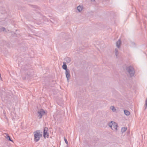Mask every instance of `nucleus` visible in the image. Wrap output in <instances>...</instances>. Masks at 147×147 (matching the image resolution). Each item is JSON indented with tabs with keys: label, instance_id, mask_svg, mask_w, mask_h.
<instances>
[{
	"label": "nucleus",
	"instance_id": "nucleus-3",
	"mask_svg": "<svg viewBox=\"0 0 147 147\" xmlns=\"http://www.w3.org/2000/svg\"><path fill=\"white\" fill-rule=\"evenodd\" d=\"M108 125L113 130H115L117 129L118 125L115 122L111 121L108 123Z\"/></svg>",
	"mask_w": 147,
	"mask_h": 147
},
{
	"label": "nucleus",
	"instance_id": "nucleus-9",
	"mask_svg": "<svg viewBox=\"0 0 147 147\" xmlns=\"http://www.w3.org/2000/svg\"><path fill=\"white\" fill-rule=\"evenodd\" d=\"M71 58L69 57H66L65 58L64 60L67 63H70L71 61Z\"/></svg>",
	"mask_w": 147,
	"mask_h": 147
},
{
	"label": "nucleus",
	"instance_id": "nucleus-2",
	"mask_svg": "<svg viewBox=\"0 0 147 147\" xmlns=\"http://www.w3.org/2000/svg\"><path fill=\"white\" fill-rule=\"evenodd\" d=\"M34 140L36 142H38L42 136V134H40V130H36L34 132Z\"/></svg>",
	"mask_w": 147,
	"mask_h": 147
},
{
	"label": "nucleus",
	"instance_id": "nucleus-8",
	"mask_svg": "<svg viewBox=\"0 0 147 147\" xmlns=\"http://www.w3.org/2000/svg\"><path fill=\"white\" fill-rule=\"evenodd\" d=\"M62 67L63 69L65 70H67V69H68L67 68V66L66 64V63L65 62H64L63 63Z\"/></svg>",
	"mask_w": 147,
	"mask_h": 147
},
{
	"label": "nucleus",
	"instance_id": "nucleus-18",
	"mask_svg": "<svg viewBox=\"0 0 147 147\" xmlns=\"http://www.w3.org/2000/svg\"><path fill=\"white\" fill-rule=\"evenodd\" d=\"M145 109L147 108V98L146 99L145 101Z\"/></svg>",
	"mask_w": 147,
	"mask_h": 147
},
{
	"label": "nucleus",
	"instance_id": "nucleus-20",
	"mask_svg": "<svg viewBox=\"0 0 147 147\" xmlns=\"http://www.w3.org/2000/svg\"><path fill=\"white\" fill-rule=\"evenodd\" d=\"M27 74L28 75H31L30 74H28L27 73Z\"/></svg>",
	"mask_w": 147,
	"mask_h": 147
},
{
	"label": "nucleus",
	"instance_id": "nucleus-6",
	"mask_svg": "<svg viewBox=\"0 0 147 147\" xmlns=\"http://www.w3.org/2000/svg\"><path fill=\"white\" fill-rule=\"evenodd\" d=\"M65 75L67 79V80L68 82H69V78L70 77V71L69 70L67 69L65 70Z\"/></svg>",
	"mask_w": 147,
	"mask_h": 147
},
{
	"label": "nucleus",
	"instance_id": "nucleus-7",
	"mask_svg": "<svg viewBox=\"0 0 147 147\" xmlns=\"http://www.w3.org/2000/svg\"><path fill=\"white\" fill-rule=\"evenodd\" d=\"M121 44V41L120 39H119L116 42V45L117 47L118 48H119L120 47V45Z\"/></svg>",
	"mask_w": 147,
	"mask_h": 147
},
{
	"label": "nucleus",
	"instance_id": "nucleus-14",
	"mask_svg": "<svg viewBox=\"0 0 147 147\" xmlns=\"http://www.w3.org/2000/svg\"><path fill=\"white\" fill-rule=\"evenodd\" d=\"M127 129V128L126 127H122L121 128V131L122 133H123L125 132Z\"/></svg>",
	"mask_w": 147,
	"mask_h": 147
},
{
	"label": "nucleus",
	"instance_id": "nucleus-13",
	"mask_svg": "<svg viewBox=\"0 0 147 147\" xmlns=\"http://www.w3.org/2000/svg\"><path fill=\"white\" fill-rule=\"evenodd\" d=\"M28 66L27 65H25L24 67L22 68V69L24 71L28 70V68H27Z\"/></svg>",
	"mask_w": 147,
	"mask_h": 147
},
{
	"label": "nucleus",
	"instance_id": "nucleus-15",
	"mask_svg": "<svg viewBox=\"0 0 147 147\" xmlns=\"http://www.w3.org/2000/svg\"><path fill=\"white\" fill-rule=\"evenodd\" d=\"M115 55H116V56L117 57V56L119 54L118 51L117 49H115Z\"/></svg>",
	"mask_w": 147,
	"mask_h": 147
},
{
	"label": "nucleus",
	"instance_id": "nucleus-19",
	"mask_svg": "<svg viewBox=\"0 0 147 147\" xmlns=\"http://www.w3.org/2000/svg\"><path fill=\"white\" fill-rule=\"evenodd\" d=\"M64 141H65V143L67 144H68V142L66 139V138H64Z\"/></svg>",
	"mask_w": 147,
	"mask_h": 147
},
{
	"label": "nucleus",
	"instance_id": "nucleus-21",
	"mask_svg": "<svg viewBox=\"0 0 147 147\" xmlns=\"http://www.w3.org/2000/svg\"><path fill=\"white\" fill-rule=\"evenodd\" d=\"M91 1H95V0H91Z\"/></svg>",
	"mask_w": 147,
	"mask_h": 147
},
{
	"label": "nucleus",
	"instance_id": "nucleus-5",
	"mask_svg": "<svg viewBox=\"0 0 147 147\" xmlns=\"http://www.w3.org/2000/svg\"><path fill=\"white\" fill-rule=\"evenodd\" d=\"M37 113L38 114V116L39 117V119H41L43 115L45 113V111L42 109L40 110V111H38Z\"/></svg>",
	"mask_w": 147,
	"mask_h": 147
},
{
	"label": "nucleus",
	"instance_id": "nucleus-10",
	"mask_svg": "<svg viewBox=\"0 0 147 147\" xmlns=\"http://www.w3.org/2000/svg\"><path fill=\"white\" fill-rule=\"evenodd\" d=\"M124 112L125 114L127 116H128L130 114V112L127 110H125L124 111Z\"/></svg>",
	"mask_w": 147,
	"mask_h": 147
},
{
	"label": "nucleus",
	"instance_id": "nucleus-11",
	"mask_svg": "<svg viewBox=\"0 0 147 147\" xmlns=\"http://www.w3.org/2000/svg\"><path fill=\"white\" fill-rule=\"evenodd\" d=\"M5 138L9 141H11L12 142H13V140L11 139L10 137L8 134H6V136H5Z\"/></svg>",
	"mask_w": 147,
	"mask_h": 147
},
{
	"label": "nucleus",
	"instance_id": "nucleus-17",
	"mask_svg": "<svg viewBox=\"0 0 147 147\" xmlns=\"http://www.w3.org/2000/svg\"><path fill=\"white\" fill-rule=\"evenodd\" d=\"M0 31H6L5 28L4 27H2L0 28Z\"/></svg>",
	"mask_w": 147,
	"mask_h": 147
},
{
	"label": "nucleus",
	"instance_id": "nucleus-4",
	"mask_svg": "<svg viewBox=\"0 0 147 147\" xmlns=\"http://www.w3.org/2000/svg\"><path fill=\"white\" fill-rule=\"evenodd\" d=\"M43 136L45 138L46 137H49L48 129V127H45L44 128L43 131Z\"/></svg>",
	"mask_w": 147,
	"mask_h": 147
},
{
	"label": "nucleus",
	"instance_id": "nucleus-16",
	"mask_svg": "<svg viewBox=\"0 0 147 147\" xmlns=\"http://www.w3.org/2000/svg\"><path fill=\"white\" fill-rule=\"evenodd\" d=\"M110 109L113 112H115L116 111V109H115V107L113 106H111Z\"/></svg>",
	"mask_w": 147,
	"mask_h": 147
},
{
	"label": "nucleus",
	"instance_id": "nucleus-22",
	"mask_svg": "<svg viewBox=\"0 0 147 147\" xmlns=\"http://www.w3.org/2000/svg\"><path fill=\"white\" fill-rule=\"evenodd\" d=\"M8 109H10L9 108H8Z\"/></svg>",
	"mask_w": 147,
	"mask_h": 147
},
{
	"label": "nucleus",
	"instance_id": "nucleus-12",
	"mask_svg": "<svg viewBox=\"0 0 147 147\" xmlns=\"http://www.w3.org/2000/svg\"><path fill=\"white\" fill-rule=\"evenodd\" d=\"M82 7L79 5L77 7V10L78 11L80 12L81 11H82Z\"/></svg>",
	"mask_w": 147,
	"mask_h": 147
},
{
	"label": "nucleus",
	"instance_id": "nucleus-1",
	"mask_svg": "<svg viewBox=\"0 0 147 147\" xmlns=\"http://www.w3.org/2000/svg\"><path fill=\"white\" fill-rule=\"evenodd\" d=\"M126 69L130 77H132L134 76L135 72L133 67L131 66H128L126 68Z\"/></svg>",
	"mask_w": 147,
	"mask_h": 147
}]
</instances>
